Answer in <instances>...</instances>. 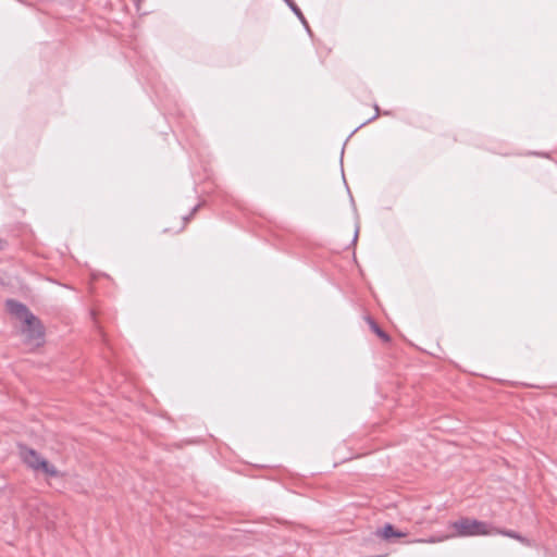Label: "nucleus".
Masks as SVG:
<instances>
[{
	"label": "nucleus",
	"mask_w": 557,
	"mask_h": 557,
	"mask_svg": "<svg viewBox=\"0 0 557 557\" xmlns=\"http://www.w3.org/2000/svg\"><path fill=\"white\" fill-rule=\"evenodd\" d=\"M7 309L22 324L25 343L30 348L41 346L44 344V329L39 320L17 301L8 300Z\"/></svg>",
	"instance_id": "nucleus-1"
},
{
	"label": "nucleus",
	"mask_w": 557,
	"mask_h": 557,
	"mask_svg": "<svg viewBox=\"0 0 557 557\" xmlns=\"http://www.w3.org/2000/svg\"><path fill=\"white\" fill-rule=\"evenodd\" d=\"M448 533L444 539L487 536L494 535V527L490 523L476 519L462 517L448 525Z\"/></svg>",
	"instance_id": "nucleus-2"
},
{
	"label": "nucleus",
	"mask_w": 557,
	"mask_h": 557,
	"mask_svg": "<svg viewBox=\"0 0 557 557\" xmlns=\"http://www.w3.org/2000/svg\"><path fill=\"white\" fill-rule=\"evenodd\" d=\"M20 457L22 462L34 472L42 473L47 478H59L61 475L53 463L33 448L22 447L20 449Z\"/></svg>",
	"instance_id": "nucleus-3"
},
{
	"label": "nucleus",
	"mask_w": 557,
	"mask_h": 557,
	"mask_svg": "<svg viewBox=\"0 0 557 557\" xmlns=\"http://www.w3.org/2000/svg\"><path fill=\"white\" fill-rule=\"evenodd\" d=\"M376 534L384 540L406 536V533L396 531L392 524H385L383 528L377 530Z\"/></svg>",
	"instance_id": "nucleus-4"
},
{
	"label": "nucleus",
	"mask_w": 557,
	"mask_h": 557,
	"mask_svg": "<svg viewBox=\"0 0 557 557\" xmlns=\"http://www.w3.org/2000/svg\"><path fill=\"white\" fill-rule=\"evenodd\" d=\"M494 530H495L494 534H502V535L518 540L519 542H521L523 544H529L527 539H524L523 536L519 535L518 533H516L513 531H505V530H499L497 528H494Z\"/></svg>",
	"instance_id": "nucleus-5"
},
{
	"label": "nucleus",
	"mask_w": 557,
	"mask_h": 557,
	"mask_svg": "<svg viewBox=\"0 0 557 557\" xmlns=\"http://www.w3.org/2000/svg\"><path fill=\"white\" fill-rule=\"evenodd\" d=\"M371 329L383 341H385V342L389 341L388 335L386 333H384L374 322H371Z\"/></svg>",
	"instance_id": "nucleus-6"
},
{
	"label": "nucleus",
	"mask_w": 557,
	"mask_h": 557,
	"mask_svg": "<svg viewBox=\"0 0 557 557\" xmlns=\"http://www.w3.org/2000/svg\"><path fill=\"white\" fill-rule=\"evenodd\" d=\"M445 535L441 536V537H432L430 540H418L417 542L418 543H437V542H442V541H445L446 539H444Z\"/></svg>",
	"instance_id": "nucleus-7"
}]
</instances>
